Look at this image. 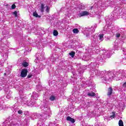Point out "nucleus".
Returning <instances> with one entry per match:
<instances>
[{"label":"nucleus","instance_id":"6ab92c4d","mask_svg":"<svg viewBox=\"0 0 126 126\" xmlns=\"http://www.w3.org/2000/svg\"><path fill=\"white\" fill-rule=\"evenodd\" d=\"M15 7H16V6L15 5V4H13L11 6V8L12 9H15Z\"/></svg>","mask_w":126,"mask_h":126},{"label":"nucleus","instance_id":"4468645a","mask_svg":"<svg viewBox=\"0 0 126 126\" xmlns=\"http://www.w3.org/2000/svg\"><path fill=\"white\" fill-rule=\"evenodd\" d=\"M50 100L51 101H55V100H56V97H55V96H54V95H51L50 97Z\"/></svg>","mask_w":126,"mask_h":126},{"label":"nucleus","instance_id":"0eeeda50","mask_svg":"<svg viewBox=\"0 0 126 126\" xmlns=\"http://www.w3.org/2000/svg\"><path fill=\"white\" fill-rule=\"evenodd\" d=\"M33 16H34V17L38 18H40V17H41V16H39V15H38V13H37L36 11H35L33 13Z\"/></svg>","mask_w":126,"mask_h":126},{"label":"nucleus","instance_id":"2eb2a0df","mask_svg":"<svg viewBox=\"0 0 126 126\" xmlns=\"http://www.w3.org/2000/svg\"><path fill=\"white\" fill-rule=\"evenodd\" d=\"M112 113L113 114L112 115L110 116V118L111 119H115V117H116V114H115V113L112 112Z\"/></svg>","mask_w":126,"mask_h":126},{"label":"nucleus","instance_id":"f8f14e48","mask_svg":"<svg viewBox=\"0 0 126 126\" xmlns=\"http://www.w3.org/2000/svg\"><path fill=\"white\" fill-rule=\"evenodd\" d=\"M119 126H124V122H123V120H119Z\"/></svg>","mask_w":126,"mask_h":126},{"label":"nucleus","instance_id":"f03ea898","mask_svg":"<svg viewBox=\"0 0 126 126\" xmlns=\"http://www.w3.org/2000/svg\"><path fill=\"white\" fill-rule=\"evenodd\" d=\"M66 121L70 122L71 123H72V124H74L75 123V120H74V119L71 118L70 116L67 117Z\"/></svg>","mask_w":126,"mask_h":126},{"label":"nucleus","instance_id":"a211bd4d","mask_svg":"<svg viewBox=\"0 0 126 126\" xmlns=\"http://www.w3.org/2000/svg\"><path fill=\"white\" fill-rule=\"evenodd\" d=\"M46 11L48 13H49L50 12V8H49V6H46Z\"/></svg>","mask_w":126,"mask_h":126},{"label":"nucleus","instance_id":"aec40b11","mask_svg":"<svg viewBox=\"0 0 126 126\" xmlns=\"http://www.w3.org/2000/svg\"><path fill=\"white\" fill-rule=\"evenodd\" d=\"M31 77H32V74H30L28 75L27 78H31Z\"/></svg>","mask_w":126,"mask_h":126},{"label":"nucleus","instance_id":"dca6fc26","mask_svg":"<svg viewBox=\"0 0 126 126\" xmlns=\"http://www.w3.org/2000/svg\"><path fill=\"white\" fill-rule=\"evenodd\" d=\"M116 38H120L121 37V34L117 32L116 34Z\"/></svg>","mask_w":126,"mask_h":126},{"label":"nucleus","instance_id":"f3484780","mask_svg":"<svg viewBox=\"0 0 126 126\" xmlns=\"http://www.w3.org/2000/svg\"><path fill=\"white\" fill-rule=\"evenodd\" d=\"M13 14H14V15H15V17H17V11H15L13 12Z\"/></svg>","mask_w":126,"mask_h":126},{"label":"nucleus","instance_id":"6e6552de","mask_svg":"<svg viewBox=\"0 0 126 126\" xmlns=\"http://www.w3.org/2000/svg\"><path fill=\"white\" fill-rule=\"evenodd\" d=\"M73 33H74V34H78V33H79V30L77 29H74L73 30Z\"/></svg>","mask_w":126,"mask_h":126},{"label":"nucleus","instance_id":"4be33fe9","mask_svg":"<svg viewBox=\"0 0 126 126\" xmlns=\"http://www.w3.org/2000/svg\"><path fill=\"white\" fill-rule=\"evenodd\" d=\"M123 87H126V82H125V83L123 84Z\"/></svg>","mask_w":126,"mask_h":126},{"label":"nucleus","instance_id":"9b49d317","mask_svg":"<svg viewBox=\"0 0 126 126\" xmlns=\"http://www.w3.org/2000/svg\"><path fill=\"white\" fill-rule=\"evenodd\" d=\"M99 40H100V41H103L104 39V34H99Z\"/></svg>","mask_w":126,"mask_h":126},{"label":"nucleus","instance_id":"1a4fd4ad","mask_svg":"<svg viewBox=\"0 0 126 126\" xmlns=\"http://www.w3.org/2000/svg\"><path fill=\"white\" fill-rule=\"evenodd\" d=\"M22 65L23 66H24V67H27V66H28V65H29V63H28L27 62H24L22 63Z\"/></svg>","mask_w":126,"mask_h":126},{"label":"nucleus","instance_id":"423d86ee","mask_svg":"<svg viewBox=\"0 0 126 126\" xmlns=\"http://www.w3.org/2000/svg\"><path fill=\"white\" fill-rule=\"evenodd\" d=\"M45 9V5L43 3L41 4L40 11L41 12H44V9Z\"/></svg>","mask_w":126,"mask_h":126},{"label":"nucleus","instance_id":"39448f33","mask_svg":"<svg viewBox=\"0 0 126 126\" xmlns=\"http://www.w3.org/2000/svg\"><path fill=\"white\" fill-rule=\"evenodd\" d=\"M88 96H89V97H95V96H96V94L93 92H91L88 94Z\"/></svg>","mask_w":126,"mask_h":126},{"label":"nucleus","instance_id":"7ed1b4c3","mask_svg":"<svg viewBox=\"0 0 126 126\" xmlns=\"http://www.w3.org/2000/svg\"><path fill=\"white\" fill-rule=\"evenodd\" d=\"M89 13L86 11H82L79 14V17H82V16H85V15H88Z\"/></svg>","mask_w":126,"mask_h":126},{"label":"nucleus","instance_id":"9d476101","mask_svg":"<svg viewBox=\"0 0 126 126\" xmlns=\"http://www.w3.org/2000/svg\"><path fill=\"white\" fill-rule=\"evenodd\" d=\"M69 56H71L72 58H74L75 56V52L74 51H72L71 53H69Z\"/></svg>","mask_w":126,"mask_h":126},{"label":"nucleus","instance_id":"412c9836","mask_svg":"<svg viewBox=\"0 0 126 126\" xmlns=\"http://www.w3.org/2000/svg\"><path fill=\"white\" fill-rule=\"evenodd\" d=\"M18 114H22L23 112L22 110H19V111H18Z\"/></svg>","mask_w":126,"mask_h":126},{"label":"nucleus","instance_id":"ddd939ff","mask_svg":"<svg viewBox=\"0 0 126 126\" xmlns=\"http://www.w3.org/2000/svg\"><path fill=\"white\" fill-rule=\"evenodd\" d=\"M53 35L54 36H58V35H59V32H58V31L54 30L53 31Z\"/></svg>","mask_w":126,"mask_h":126},{"label":"nucleus","instance_id":"20e7f679","mask_svg":"<svg viewBox=\"0 0 126 126\" xmlns=\"http://www.w3.org/2000/svg\"><path fill=\"white\" fill-rule=\"evenodd\" d=\"M113 94V88L112 87H109L108 90L107 92V96H111L112 94Z\"/></svg>","mask_w":126,"mask_h":126},{"label":"nucleus","instance_id":"f257e3e1","mask_svg":"<svg viewBox=\"0 0 126 126\" xmlns=\"http://www.w3.org/2000/svg\"><path fill=\"white\" fill-rule=\"evenodd\" d=\"M27 73H28V70L27 69H23L21 72V77L24 78L27 76Z\"/></svg>","mask_w":126,"mask_h":126}]
</instances>
